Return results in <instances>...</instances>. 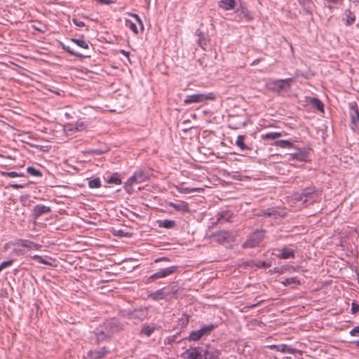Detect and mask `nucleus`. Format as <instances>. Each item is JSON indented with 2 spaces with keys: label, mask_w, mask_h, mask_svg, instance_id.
<instances>
[{
  "label": "nucleus",
  "mask_w": 359,
  "mask_h": 359,
  "mask_svg": "<svg viewBox=\"0 0 359 359\" xmlns=\"http://www.w3.org/2000/svg\"><path fill=\"white\" fill-rule=\"evenodd\" d=\"M121 328L118 320L115 319L105 321L96 332L97 341H101L111 337L114 333L118 332Z\"/></svg>",
  "instance_id": "obj_1"
},
{
  "label": "nucleus",
  "mask_w": 359,
  "mask_h": 359,
  "mask_svg": "<svg viewBox=\"0 0 359 359\" xmlns=\"http://www.w3.org/2000/svg\"><path fill=\"white\" fill-rule=\"evenodd\" d=\"M177 290L174 287L166 289L165 287L159 289L154 292H148L147 297L154 301H158L161 299L168 300L171 298L176 297Z\"/></svg>",
  "instance_id": "obj_2"
},
{
  "label": "nucleus",
  "mask_w": 359,
  "mask_h": 359,
  "mask_svg": "<svg viewBox=\"0 0 359 359\" xmlns=\"http://www.w3.org/2000/svg\"><path fill=\"white\" fill-rule=\"evenodd\" d=\"M292 81V79L291 78L271 81L267 83V87L270 90L280 93L290 88V83Z\"/></svg>",
  "instance_id": "obj_3"
},
{
  "label": "nucleus",
  "mask_w": 359,
  "mask_h": 359,
  "mask_svg": "<svg viewBox=\"0 0 359 359\" xmlns=\"http://www.w3.org/2000/svg\"><path fill=\"white\" fill-rule=\"evenodd\" d=\"M265 231L263 230H257L253 232L248 239L243 244V248H252L258 246L264 237Z\"/></svg>",
  "instance_id": "obj_4"
},
{
  "label": "nucleus",
  "mask_w": 359,
  "mask_h": 359,
  "mask_svg": "<svg viewBox=\"0 0 359 359\" xmlns=\"http://www.w3.org/2000/svg\"><path fill=\"white\" fill-rule=\"evenodd\" d=\"M215 100V95L212 93H210L208 94L197 93L187 95L185 100H184V103L185 104H189L191 103H200L203 102L206 100Z\"/></svg>",
  "instance_id": "obj_5"
},
{
  "label": "nucleus",
  "mask_w": 359,
  "mask_h": 359,
  "mask_svg": "<svg viewBox=\"0 0 359 359\" xmlns=\"http://www.w3.org/2000/svg\"><path fill=\"white\" fill-rule=\"evenodd\" d=\"M148 315L147 308H139L128 313V317L136 321H142Z\"/></svg>",
  "instance_id": "obj_6"
},
{
  "label": "nucleus",
  "mask_w": 359,
  "mask_h": 359,
  "mask_svg": "<svg viewBox=\"0 0 359 359\" xmlns=\"http://www.w3.org/2000/svg\"><path fill=\"white\" fill-rule=\"evenodd\" d=\"M213 325H210L205 326L202 327L201 329L193 331L189 334V340L190 341H198L203 336L208 334L210 331L212 330Z\"/></svg>",
  "instance_id": "obj_7"
},
{
  "label": "nucleus",
  "mask_w": 359,
  "mask_h": 359,
  "mask_svg": "<svg viewBox=\"0 0 359 359\" xmlns=\"http://www.w3.org/2000/svg\"><path fill=\"white\" fill-rule=\"evenodd\" d=\"M177 269L176 266H172L166 269H163L154 274H152L151 276L149 277L148 280L149 281H154L158 278H165L171 273H174Z\"/></svg>",
  "instance_id": "obj_8"
},
{
  "label": "nucleus",
  "mask_w": 359,
  "mask_h": 359,
  "mask_svg": "<svg viewBox=\"0 0 359 359\" xmlns=\"http://www.w3.org/2000/svg\"><path fill=\"white\" fill-rule=\"evenodd\" d=\"M146 175L142 170L136 171L126 182V186H132L134 183L138 184L144 181Z\"/></svg>",
  "instance_id": "obj_9"
},
{
  "label": "nucleus",
  "mask_w": 359,
  "mask_h": 359,
  "mask_svg": "<svg viewBox=\"0 0 359 359\" xmlns=\"http://www.w3.org/2000/svg\"><path fill=\"white\" fill-rule=\"evenodd\" d=\"M270 348L276 349L277 351L281 353H287L290 354L298 353L300 355L302 354V351L297 350L296 348H292L286 344L272 345L270 346Z\"/></svg>",
  "instance_id": "obj_10"
},
{
  "label": "nucleus",
  "mask_w": 359,
  "mask_h": 359,
  "mask_svg": "<svg viewBox=\"0 0 359 359\" xmlns=\"http://www.w3.org/2000/svg\"><path fill=\"white\" fill-rule=\"evenodd\" d=\"M349 114L352 125L358 127L359 126V110L356 104H351Z\"/></svg>",
  "instance_id": "obj_11"
},
{
  "label": "nucleus",
  "mask_w": 359,
  "mask_h": 359,
  "mask_svg": "<svg viewBox=\"0 0 359 359\" xmlns=\"http://www.w3.org/2000/svg\"><path fill=\"white\" fill-rule=\"evenodd\" d=\"M51 212V209L49 206L44 205H37L33 208V216L35 219H37L43 214L49 213Z\"/></svg>",
  "instance_id": "obj_12"
},
{
  "label": "nucleus",
  "mask_w": 359,
  "mask_h": 359,
  "mask_svg": "<svg viewBox=\"0 0 359 359\" xmlns=\"http://www.w3.org/2000/svg\"><path fill=\"white\" fill-rule=\"evenodd\" d=\"M236 12L243 15L246 21H251L253 19L252 13L248 9L247 6L241 4Z\"/></svg>",
  "instance_id": "obj_13"
},
{
  "label": "nucleus",
  "mask_w": 359,
  "mask_h": 359,
  "mask_svg": "<svg viewBox=\"0 0 359 359\" xmlns=\"http://www.w3.org/2000/svg\"><path fill=\"white\" fill-rule=\"evenodd\" d=\"M201 356V353L198 351L197 348L187 350L182 354V358L184 359H199Z\"/></svg>",
  "instance_id": "obj_14"
},
{
  "label": "nucleus",
  "mask_w": 359,
  "mask_h": 359,
  "mask_svg": "<svg viewBox=\"0 0 359 359\" xmlns=\"http://www.w3.org/2000/svg\"><path fill=\"white\" fill-rule=\"evenodd\" d=\"M217 243L222 244L226 241H229L231 238V233L226 231H219L214 235Z\"/></svg>",
  "instance_id": "obj_15"
},
{
  "label": "nucleus",
  "mask_w": 359,
  "mask_h": 359,
  "mask_svg": "<svg viewBox=\"0 0 359 359\" xmlns=\"http://www.w3.org/2000/svg\"><path fill=\"white\" fill-rule=\"evenodd\" d=\"M314 193L310 189H304L302 194L299 196H297L295 199L303 201V203H306L309 201L310 199H312L313 197Z\"/></svg>",
  "instance_id": "obj_16"
},
{
  "label": "nucleus",
  "mask_w": 359,
  "mask_h": 359,
  "mask_svg": "<svg viewBox=\"0 0 359 359\" xmlns=\"http://www.w3.org/2000/svg\"><path fill=\"white\" fill-rule=\"evenodd\" d=\"M298 1L306 13H312L313 9L315 6L312 0H299Z\"/></svg>",
  "instance_id": "obj_17"
},
{
  "label": "nucleus",
  "mask_w": 359,
  "mask_h": 359,
  "mask_svg": "<svg viewBox=\"0 0 359 359\" xmlns=\"http://www.w3.org/2000/svg\"><path fill=\"white\" fill-rule=\"evenodd\" d=\"M292 159H296L299 161H306L307 158V154L306 151L297 149V151L292 154H290Z\"/></svg>",
  "instance_id": "obj_18"
},
{
  "label": "nucleus",
  "mask_w": 359,
  "mask_h": 359,
  "mask_svg": "<svg viewBox=\"0 0 359 359\" xmlns=\"http://www.w3.org/2000/svg\"><path fill=\"white\" fill-rule=\"evenodd\" d=\"M235 6V0H222L219 1V6L224 11L231 10L234 8Z\"/></svg>",
  "instance_id": "obj_19"
},
{
  "label": "nucleus",
  "mask_w": 359,
  "mask_h": 359,
  "mask_svg": "<svg viewBox=\"0 0 359 359\" xmlns=\"http://www.w3.org/2000/svg\"><path fill=\"white\" fill-rule=\"evenodd\" d=\"M277 257L280 259L293 258L294 257V252L292 249H290L287 247H284L282 249V252L277 255Z\"/></svg>",
  "instance_id": "obj_20"
},
{
  "label": "nucleus",
  "mask_w": 359,
  "mask_h": 359,
  "mask_svg": "<svg viewBox=\"0 0 359 359\" xmlns=\"http://www.w3.org/2000/svg\"><path fill=\"white\" fill-rule=\"evenodd\" d=\"M199 359H220L219 358V352L217 351H206L203 353V356H201Z\"/></svg>",
  "instance_id": "obj_21"
},
{
  "label": "nucleus",
  "mask_w": 359,
  "mask_h": 359,
  "mask_svg": "<svg viewBox=\"0 0 359 359\" xmlns=\"http://www.w3.org/2000/svg\"><path fill=\"white\" fill-rule=\"evenodd\" d=\"M170 206L172 207L173 208H175L176 210H178V211H182V212H188L189 211V208H188V205L187 203H170L169 204Z\"/></svg>",
  "instance_id": "obj_22"
},
{
  "label": "nucleus",
  "mask_w": 359,
  "mask_h": 359,
  "mask_svg": "<svg viewBox=\"0 0 359 359\" xmlns=\"http://www.w3.org/2000/svg\"><path fill=\"white\" fill-rule=\"evenodd\" d=\"M244 135H238L236 142V145L242 151L249 149V147L244 143Z\"/></svg>",
  "instance_id": "obj_23"
},
{
  "label": "nucleus",
  "mask_w": 359,
  "mask_h": 359,
  "mask_svg": "<svg viewBox=\"0 0 359 359\" xmlns=\"http://www.w3.org/2000/svg\"><path fill=\"white\" fill-rule=\"evenodd\" d=\"M231 213L230 211H222L218 214V217L217 219V222H221L222 221H229L231 217Z\"/></svg>",
  "instance_id": "obj_24"
},
{
  "label": "nucleus",
  "mask_w": 359,
  "mask_h": 359,
  "mask_svg": "<svg viewBox=\"0 0 359 359\" xmlns=\"http://www.w3.org/2000/svg\"><path fill=\"white\" fill-rule=\"evenodd\" d=\"M345 15L346 17V25H350L355 22V16L350 10H348V9L346 10Z\"/></svg>",
  "instance_id": "obj_25"
},
{
  "label": "nucleus",
  "mask_w": 359,
  "mask_h": 359,
  "mask_svg": "<svg viewBox=\"0 0 359 359\" xmlns=\"http://www.w3.org/2000/svg\"><path fill=\"white\" fill-rule=\"evenodd\" d=\"M21 245L24 248H27L28 249H33V250H39L40 248V245L39 244L34 243L33 242H30L28 241H22Z\"/></svg>",
  "instance_id": "obj_26"
},
{
  "label": "nucleus",
  "mask_w": 359,
  "mask_h": 359,
  "mask_svg": "<svg viewBox=\"0 0 359 359\" xmlns=\"http://www.w3.org/2000/svg\"><path fill=\"white\" fill-rule=\"evenodd\" d=\"M155 330L156 328L154 327H150L149 325H144L142 328L140 333L147 337H150Z\"/></svg>",
  "instance_id": "obj_27"
},
{
  "label": "nucleus",
  "mask_w": 359,
  "mask_h": 359,
  "mask_svg": "<svg viewBox=\"0 0 359 359\" xmlns=\"http://www.w3.org/2000/svg\"><path fill=\"white\" fill-rule=\"evenodd\" d=\"M282 136L280 133L272 132L262 135L263 140H276Z\"/></svg>",
  "instance_id": "obj_28"
},
{
  "label": "nucleus",
  "mask_w": 359,
  "mask_h": 359,
  "mask_svg": "<svg viewBox=\"0 0 359 359\" xmlns=\"http://www.w3.org/2000/svg\"><path fill=\"white\" fill-rule=\"evenodd\" d=\"M311 102L319 111H323L324 104L318 98H311Z\"/></svg>",
  "instance_id": "obj_29"
},
{
  "label": "nucleus",
  "mask_w": 359,
  "mask_h": 359,
  "mask_svg": "<svg viewBox=\"0 0 359 359\" xmlns=\"http://www.w3.org/2000/svg\"><path fill=\"white\" fill-rule=\"evenodd\" d=\"M175 226V222L172 220L165 219L159 222V226L166 228V229H172Z\"/></svg>",
  "instance_id": "obj_30"
},
{
  "label": "nucleus",
  "mask_w": 359,
  "mask_h": 359,
  "mask_svg": "<svg viewBox=\"0 0 359 359\" xmlns=\"http://www.w3.org/2000/svg\"><path fill=\"white\" fill-rule=\"evenodd\" d=\"M275 144L281 148H292L293 144L287 140H279L276 142Z\"/></svg>",
  "instance_id": "obj_31"
},
{
  "label": "nucleus",
  "mask_w": 359,
  "mask_h": 359,
  "mask_svg": "<svg viewBox=\"0 0 359 359\" xmlns=\"http://www.w3.org/2000/svg\"><path fill=\"white\" fill-rule=\"evenodd\" d=\"M0 175L3 177H24L25 175L24 173L21 172V173H18V172H4V171H1L0 172Z\"/></svg>",
  "instance_id": "obj_32"
},
{
  "label": "nucleus",
  "mask_w": 359,
  "mask_h": 359,
  "mask_svg": "<svg viewBox=\"0 0 359 359\" xmlns=\"http://www.w3.org/2000/svg\"><path fill=\"white\" fill-rule=\"evenodd\" d=\"M88 187L90 189L100 188L101 187V181L100 178H95L93 180H90L88 182Z\"/></svg>",
  "instance_id": "obj_33"
},
{
  "label": "nucleus",
  "mask_w": 359,
  "mask_h": 359,
  "mask_svg": "<svg viewBox=\"0 0 359 359\" xmlns=\"http://www.w3.org/2000/svg\"><path fill=\"white\" fill-rule=\"evenodd\" d=\"M27 172H28V174H29L30 175L34 176V177H41L42 176V172L39 170L36 169L34 167H28L27 168Z\"/></svg>",
  "instance_id": "obj_34"
},
{
  "label": "nucleus",
  "mask_w": 359,
  "mask_h": 359,
  "mask_svg": "<svg viewBox=\"0 0 359 359\" xmlns=\"http://www.w3.org/2000/svg\"><path fill=\"white\" fill-rule=\"evenodd\" d=\"M109 184H121V180L117 173H114L110 178L107 180Z\"/></svg>",
  "instance_id": "obj_35"
},
{
  "label": "nucleus",
  "mask_w": 359,
  "mask_h": 359,
  "mask_svg": "<svg viewBox=\"0 0 359 359\" xmlns=\"http://www.w3.org/2000/svg\"><path fill=\"white\" fill-rule=\"evenodd\" d=\"M107 353H108V351L107 350V348L105 347H103L100 351H99L95 353V354H96L95 355H93V353L91 352L90 353V356L93 359H97V358L103 357Z\"/></svg>",
  "instance_id": "obj_36"
},
{
  "label": "nucleus",
  "mask_w": 359,
  "mask_h": 359,
  "mask_svg": "<svg viewBox=\"0 0 359 359\" xmlns=\"http://www.w3.org/2000/svg\"><path fill=\"white\" fill-rule=\"evenodd\" d=\"M72 41L81 48L87 49L88 44L86 41L81 39H72Z\"/></svg>",
  "instance_id": "obj_37"
},
{
  "label": "nucleus",
  "mask_w": 359,
  "mask_h": 359,
  "mask_svg": "<svg viewBox=\"0 0 359 359\" xmlns=\"http://www.w3.org/2000/svg\"><path fill=\"white\" fill-rule=\"evenodd\" d=\"M85 129H86V125L83 122H78V123H75L74 128H71L69 130L72 131H73V130L83 131Z\"/></svg>",
  "instance_id": "obj_38"
},
{
  "label": "nucleus",
  "mask_w": 359,
  "mask_h": 359,
  "mask_svg": "<svg viewBox=\"0 0 359 359\" xmlns=\"http://www.w3.org/2000/svg\"><path fill=\"white\" fill-rule=\"evenodd\" d=\"M63 48L67 51L69 53L76 56V57H83V55L79 53H77V52H75L70 46H63Z\"/></svg>",
  "instance_id": "obj_39"
},
{
  "label": "nucleus",
  "mask_w": 359,
  "mask_h": 359,
  "mask_svg": "<svg viewBox=\"0 0 359 359\" xmlns=\"http://www.w3.org/2000/svg\"><path fill=\"white\" fill-rule=\"evenodd\" d=\"M126 25L135 34L138 33V30L135 24L130 20H127L126 21Z\"/></svg>",
  "instance_id": "obj_40"
},
{
  "label": "nucleus",
  "mask_w": 359,
  "mask_h": 359,
  "mask_svg": "<svg viewBox=\"0 0 359 359\" xmlns=\"http://www.w3.org/2000/svg\"><path fill=\"white\" fill-rule=\"evenodd\" d=\"M32 258L37 260L39 262H40L41 264H46V265H52V264L50 262H49L46 259H43L41 256L36 255L32 256Z\"/></svg>",
  "instance_id": "obj_41"
},
{
  "label": "nucleus",
  "mask_w": 359,
  "mask_h": 359,
  "mask_svg": "<svg viewBox=\"0 0 359 359\" xmlns=\"http://www.w3.org/2000/svg\"><path fill=\"white\" fill-rule=\"evenodd\" d=\"M255 265L256 266H257L258 268H261V267H264V268H268L271 266L270 264L264 262V261H257Z\"/></svg>",
  "instance_id": "obj_42"
},
{
  "label": "nucleus",
  "mask_w": 359,
  "mask_h": 359,
  "mask_svg": "<svg viewBox=\"0 0 359 359\" xmlns=\"http://www.w3.org/2000/svg\"><path fill=\"white\" fill-rule=\"evenodd\" d=\"M299 283V282L298 280H297L296 278H287L283 283L285 285H290L292 283Z\"/></svg>",
  "instance_id": "obj_43"
},
{
  "label": "nucleus",
  "mask_w": 359,
  "mask_h": 359,
  "mask_svg": "<svg viewBox=\"0 0 359 359\" xmlns=\"http://www.w3.org/2000/svg\"><path fill=\"white\" fill-rule=\"evenodd\" d=\"M13 259H10V260H7V261H4L1 264H0V267L4 269V268L6 267H8V266H10L11 265H12V264L13 263Z\"/></svg>",
  "instance_id": "obj_44"
},
{
  "label": "nucleus",
  "mask_w": 359,
  "mask_h": 359,
  "mask_svg": "<svg viewBox=\"0 0 359 359\" xmlns=\"http://www.w3.org/2000/svg\"><path fill=\"white\" fill-rule=\"evenodd\" d=\"M359 311V304L355 302L351 304V312L353 314H355Z\"/></svg>",
  "instance_id": "obj_45"
},
{
  "label": "nucleus",
  "mask_w": 359,
  "mask_h": 359,
  "mask_svg": "<svg viewBox=\"0 0 359 359\" xmlns=\"http://www.w3.org/2000/svg\"><path fill=\"white\" fill-rule=\"evenodd\" d=\"M350 334L351 336H354V337L359 336V326L355 327L354 328H353L351 330Z\"/></svg>",
  "instance_id": "obj_46"
},
{
  "label": "nucleus",
  "mask_w": 359,
  "mask_h": 359,
  "mask_svg": "<svg viewBox=\"0 0 359 359\" xmlns=\"http://www.w3.org/2000/svg\"><path fill=\"white\" fill-rule=\"evenodd\" d=\"M196 190H197V189H195V188H188V187H186V188H181V191H180L182 192V193H184V194H189V193L195 191Z\"/></svg>",
  "instance_id": "obj_47"
},
{
  "label": "nucleus",
  "mask_w": 359,
  "mask_h": 359,
  "mask_svg": "<svg viewBox=\"0 0 359 359\" xmlns=\"http://www.w3.org/2000/svg\"><path fill=\"white\" fill-rule=\"evenodd\" d=\"M86 153H88L89 154L100 155L103 153V151L100 149H92V150L87 151Z\"/></svg>",
  "instance_id": "obj_48"
},
{
  "label": "nucleus",
  "mask_w": 359,
  "mask_h": 359,
  "mask_svg": "<svg viewBox=\"0 0 359 359\" xmlns=\"http://www.w3.org/2000/svg\"><path fill=\"white\" fill-rule=\"evenodd\" d=\"M198 44L203 49H205V46L207 44L206 39L205 38H200L198 40Z\"/></svg>",
  "instance_id": "obj_49"
},
{
  "label": "nucleus",
  "mask_w": 359,
  "mask_h": 359,
  "mask_svg": "<svg viewBox=\"0 0 359 359\" xmlns=\"http://www.w3.org/2000/svg\"><path fill=\"white\" fill-rule=\"evenodd\" d=\"M73 22L75 25H76L77 27H82L85 25L83 22L80 21L76 18L73 19Z\"/></svg>",
  "instance_id": "obj_50"
},
{
  "label": "nucleus",
  "mask_w": 359,
  "mask_h": 359,
  "mask_svg": "<svg viewBox=\"0 0 359 359\" xmlns=\"http://www.w3.org/2000/svg\"><path fill=\"white\" fill-rule=\"evenodd\" d=\"M262 215H267V216H271V215H276V212L273 210H264L263 212Z\"/></svg>",
  "instance_id": "obj_51"
},
{
  "label": "nucleus",
  "mask_w": 359,
  "mask_h": 359,
  "mask_svg": "<svg viewBox=\"0 0 359 359\" xmlns=\"http://www.w3.org/2000/svg\"><path fill=\"white\" fill-rule=\"evenodd\" d=\"M132 16L136 19L138 24L141 26L142 29H143V23H142V20H140V17L136 14H132Z\"/></svg>",
  "instance_id": "obj_52"
},
{
  "label": "nucleus",
  "mask_w": 359,
  "mask_h": 359,
  "mask_svg": "<svg viewBox=\"0 0 359 359\" xmlns=\"http://www.w3.org/2000/svg\"><path fill=\"white\" fill-rule=\"evenodd\" d=\"M10 186H11L12 188L15 189H20V188H24V187H25V185H22V184H11Z\"/></svg>",
  "instance_id": "obj_53"
},
{
  "label": "nucleus",
  "mask_w": 359,
  "mask_h": 359,
  "mask_svg": "<svg viewBox=\"0 0 359 359\" xmlns=\"http://www.w3.org/2000/svg\"><path fill=\"white\" fill-rule=\"evenodd\" d=\"M101 4H109L111 3V0H97Z\"/></svg>",
  "instance_id": "obj_54"
},
{
  "label": "nucleus",
  "mask_w": 359,
  "mask_h": 359,
  "mask_svg": "<svg viewBox=\"0 0 359 359\" xmlns=\"http://www.w3.org/2000/svg\"><path fill=\"white\" fill-rule=\"evenodd\" d=\"M262 302V301H260V302H257V304H255L250 305V306H249V307H250V308L255 307V306H258V305H259Z\"/></svg>",
  "instance_id": "obj_55"
},
{
  "label": "nucleus",
  "mask_w": 359,
  "mask_h": 359,
  "mask_svg": "<svg viewBox=\"0 0 359 359\" xmlns=\"http://www.w3.org/2000/svg\"><path fill=\"white\" fill-rule=\"evenodd\" d=\"M121 52V53H122L123 55H126V56H128V55H129V53H128V52H126V51H125V50H122Z\"/></svg>",
  "instance_id": "obj_56"
},
{
  "label": "nucleus",
  "mask_w": 359,
  "mask_h": 359,
  "mask_svg": "<svg viewBox=\"0 0 359 359\" xmlns=\"http://www.w3.org/2000/svg\"><path fill=\"white\" fill-rule=\"evenodd\" d=\"M165 259H166V258H165V257L158 258V259H156L155 260V262H159V261H161V260H165Z\"/></svg>",
  "instance_id": "obj_57"
},
{
  "label": "nucleus",
  "mask_w": 359,
  "mask_h": 359,
  "mask_svg": "<svg viewBox=\"0 0 359 359\" xmlns=\"http://www.w3.org/2000/svg\"><path fill=\"white\" fill-rule=\"evenodd\" d=\"M145 3L147 4V5H149L150 4V0H144Z\"/></svg>",
  "instance_id": "obj_58"
},
{
  "label": "nucleus",
  "mask_w": 359,
  "mask_h": 359,
  "mask_svg": "<svg viewBox=\"0 0 359 359\" xmlns=\"http://www.w3.org/2000/svg\"><path fill=\"white\" fill-rule=\"evenodd\" d=\"M355 344L357 346H359V340L355 341Z\"/></svg>",
  "instance_id": "obj_59"
},
{
  "label": "nucleus",
  "mask_w": 359,
  "mask_h": 359,
  "mask_svg": "<svg viewBox=\"0 0 359 359\" xmlns=\"http://www.w3.org/2000/svg\"><path fill=\"white\" fill-rule=\"evenodd\" d=\"M328 8H329L330 10H332L333 7H332V6H328Z\"/></svg>",
  "instance_id": "obj_60"
}]
</instances>
